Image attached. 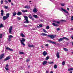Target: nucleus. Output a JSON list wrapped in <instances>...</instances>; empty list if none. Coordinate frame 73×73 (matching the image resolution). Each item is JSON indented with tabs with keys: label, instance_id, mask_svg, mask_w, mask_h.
<instances>
[{
	"label": "nucleus",
	"instance_id": "1",
	"mask_svg": "<svg viewBox=\"0 0 73 73\" xmlns=\"http://www.w3.org/2000/svg\"><path fill=\"white\" fill-rule=\"evenodd\" d=\"M9 13H7L6 14V16H4L3 17V19H8L9 17Z\"/></svg>",
	"mask_w": 73,
	"mask_h": 73
},
{
	"label": "nucleus",
	"instance_id": "2",
	"mask_svg": "<svg viewBox=\"0 0 73 73\" xmlns=\"http://www.w3.org/2000/svg\"><path fill=\"white\" fill-rule=\"evenodd\" d=\"M9 38H8V40L9 41H11V38L13 37V36L12 35H9L8 36Z\"/></svg>",
	"mask_w": 73,
	"mask_h": 73
},
{
	"label": "nucleus",
	"instance_id": "3",
	"mask_svg": "<svg viewBox=\"0 0 73 73\" xmlns=\"http://www.w3.org/2000/svg\"><path fill=\"white\" fill-rule=\"evenodd\" d=\"M48 42H50V43H52L53 44H56V42H53L52 41H51L49 40H48Z\"/></svg>",
	"mask_w": 73,
	"mask_h": 73
},
{
	"label": "nucleus",
	"instance_id": "4",
	"mask_svg": "<svg viewBox=\"0 0 73 73\" xmlns=\"http://www.w3.org/2000/svg\"><path fill=\"white\" fill-rule=\"evenodd\" d=\"M13 28L12 26H11L9 28V33L11 34L12 33V30Z\"/></svg>",
	"mask_w": 73,
	"mask_h": 73
},
{
	"label": "nucleus",
	"instance_id": "5",
	"mask_svg": "<svg viewBox=\"0 0 73 73\" xmlns=\"http://www.w3.org/2000/svg\"><path fill=\"white\" fill-rule=\"evenodd\" d=\"M61 9L62 11H64L65 13H68V11H66V10L63 9V8H61Z\"/></svg>",
	"mask_w": 73,
	"mask_h": 73
},
{
	"label": "nucleus",
	"instance_id": "6",
	"mask_svg": "<svg viewBox=\"0 0 73 73\" xmlns=\"http://www.w3.org/2000/svg\"><path fill=\"white\" fill-rule=\"evenodd\" d=\"M37 11H38V10L37 9L36 7L34 8L33 11V12H34V13H36L37 12Z\"/></svg>",
	"mask_w": 73,
	"mask_h": 73
},
{
	"label": "nucleus",
	"instance_id": "7",
	"mask_svg": "<svg viewBox=\"0 0 73 73\" xmlns=\"http://www.w3.org/2000/svg\"><path fill=\"white\" fill-rule=\"evenodd\" d=\"M47 36L48 37H50L51 38H52V39L54 38V36L52 35H47Z\"/></svg>",
	"mask_w": 73,
	"mask_h": 73
},
{
	"label": "nucleus",
	"instance_id": "8",
	"mask_svg": "<svg viewBox=\"0 0 73 73\" xmlns=\"http://www.w3.org/2000/svg\"><path fill=\"white\" fill-rule=\"evenodd\" d=\"M28 45L29 47H32V48H34L35 47V46L33 45H31L29 43L28 44Z\"/></svg>",
	"mask_w": 73,
	"mask_h": 73
},
{
	"label": "nucleus",
	"instance_id": "9",
	"mask_svg": "<svg viewBox=\"0 0 73 73\" xmlns=\"http://www.w3.org/2000/svg\"><path fill=\"white\" fill-rule=\"evenodd\" d=\"M6 49H7V50H9L10 51H13V49H11L10 48H9V47H8L6 48Z\"/></svg>",
	"mask_w": 73,
	"mask_h": 73
},
{
	"label": "nucleus",
	"instance_id": "10",
	"mask_svg": "<svg viewBox=\"0 0 73 73\" xmlns=\"http://www.w3.org/2000/svg\"><path fill=\"white\" fill-rule=\"evenodd\" d=\"M26 21H25L24 22V23H27V24H28L29 23V21H28V19H25Z\"/></svg>",
	"mask_w": 73,
	"mask_h": 73
},
{
	"label": "nucleus",
	"instance_id": "11",
	"mask_svg": "<svg viewBox=\"0 0 73 73\" xmlns=\"http://www.w3.org/2000/svg\"><path fill=\"white\" fill-rule=\"evenodd\" d=\"M10 57L8 56L6 57L4 61H7V60H9L10 59Z\"/></svg>",
	"mask_w": 73,
	"mask_h": 73
},
{
	"label": "nucleus",
	"instance_id": "12",
	"mask_svg": "<svg viewBox=\"0 0 73 73\" xmlns=\"http://www.w3.org/2000/svg\"><path fill=\"white\" fill-rule=\"evenodd\" d=\"M42 54L43 56H46V55H47V52L46 51H44L43 52Z\"/></svg>",
	"mask_w": 73,
	"mask_h": 73
},
{
	"label": "nucleus",
	"instance_id": "13",
	"mask_svg": "<svg viewBox=\"0 0 73 73\" xmlns=\"http://www.w3.org/2000/svg\"><path fill=\"white\" fill-rule=\"evenodd\" d=\"M4 56V54H2L0 56V60H1L3 58V56Z\"/></svg>",
	"mask_w": 73,
	"mask_h": 73
},
{
	"label": "nucleus",
	"instance_id": "14",
	"mask_svg": "<svg viewBox=\"0 0 73 73\" xmlns=\"http://www.w3.org/2000/svg\"><path fill=\"white\" fill-rule=\"evenodd\" d=\"M64 39L63 38H63H60L58 40V41L59 42H61V41H62L63 40V39Z\"/></svg>",
	"mask_w": 73,
	"mask_h": 73
},
{
	"label": "nucleus",
	"instance_id": "15",
	"mask_svg": "<svg viewBox=\"0 0 73 73\" xmlns=\"http://www.w3.org/2000/svg\"><path fill=\"white\" fill-rule=\"evenodd\" d=\"M17 14L18 16H20L22 15V13H21L20 11H19L18 12Z\"/></svg>",
	"mask_w": 73,
	"mask_h": 73
},
{
	"label": "nucleus",
	"instance_id": "16",
	"mask_svg": "<svg viewBox=\"0 0 73 73\" xmlns=\"http://www.w3.org/2000/svg\"><path fill=\"white\" fill-rule=\"evenodd\" d=\"M59 52H57L56 54V56L58 58H60V55H59Z\"/></svg>",
	"mask_w": 73,
	"mask_h": 73
},
{
	"label": "nucleus",
	"instance_id": "17",
	"mask_svg": "<svg viewBox=\"0 0 73 73\" xmlns=\"http://www.w3.org/2000/svg\"><path fill=\"white\" fill-rule=\"evenodd\" d=\"M52 25L54 27H57V26H58V25L57 24H56L54 23H52Z\"/></svg>",
	"mask_w": 73,
	"mask_h": 73
},
{
	"label": "nucleus",
	"instance_id": "18",
	"mask_svg": "<svg viewBox=\"0 0 73 73\" xmlns=\"http://www.w3.org/2000/svg\"><path fill=\"white\" fill-rule=\"evenodd\" d=\"M3 15H4V10H1V15L3 16Z\"/></svg>",
	"mask_w": 73,
	"mask_h": 73
},
{
	"label": "nucleus",
	"instance_id": "19",
	"mask_svg": "<svg viewBox=\"0 0 73 73\" xmlns=\"http://www.w3.org/2000/svg\"><path fill=\"white\" fill-rule=\"evenodd\" d=\"M25 8H26V9H29L30 8V7L28 5L27 6H25Z\"/></svg>",
	"mask_w": 73,
	"mask_h": 73
},
{
	"label": "nucleus",
	"instance_id": "20",
	"mask_svg": "<svg viewBox=\"0 0 73 73\" xmlns=\"http://www.w3.org/2000/svg\"><path fill=\"white\" fill-rule=\"evenodd\" d=\"M63 49L64 51H66V52H68V49L65 48H63Z\"/></svg>",
	"mask_w": 73,
	"mask_h": 73
},
{
	"label": "nucleus",
	"instance_id": "21",
	"mask_svg": "<svg viewBox=\"0 0 73 73\" xmlns=\"http://www.w3.org/2000/svg\"><path fill=\"white\" fill-rule=\"evenodd\" d=\"M21 44H22L23 46H25V44L23 41H22V40H21Z\"/></svg>",
	"mask_w": 73,
	"mask_h": 73
},
{
	"label": "nucleus",
	"instance_id": "22",
	"mask_svg": "<svg viewBox=\"0 0 73 73\" xmlns=\"http://www.w3.org/2000/svg\"><path fill=\"white\" fill-rule=\"evenodd\" d=\"M47 61H44L42 63V64L43 65H45L47 64Z\"/></svg>",
	"mask_w": 73,
	"mask_h": 73
},
{
	"label": "nucleus",
	"instance_id": "23",
	"mask_svg": "<svg viewBox=\"0 0 73 73\" xmlns=\"http://www.w3.org/2000/svg\"><path fill=\"white\" fill-rule=\"evenodd\" d=\"M40 36H47V34L44 33L40 34Z\"/></svg>",
	"mask_w": 73,
	"mask_h": 73
},
{
	"label": "nucleus",
	"instance_id": "24",
	"mask_svg": "<svg viewBox=\"0 0 73 73\" xmlns=\"http://www.w3.org/2000/svg\"><path fill=\"white\" fill-rule=\"evenodd\" d=\"M66 20H60V23H63V22H66Z\"/></svg>",
	"mask_w": 73,
	"mask_h": 73
},
{
	"label": "nucleus",
	"instance_id": "25",
	"mask_svg": "<svg viewBox=\"0 0 73 73\" xmlns=\"http://www.w3.org/2000/svg\"><path fill=\"white\" fill-rule=\"evenodd\" d=\"M33 17H35V18H36V19L38 18V16H37V15H33Z\"/></svg>",
	"mask_w": 73,
	"mask_h": 73
},
{
	"label": "nucleus",
	"instance_id": "26",
	"mask_svg": "<svg viewBox=\"0 0 73 73\" xmlns=\"http://www.w3.org/2000/svg\"><path fill=\"white\" fill-rule=\"evenodd\" d=\"M21 36H22V37H25V35H24L23 34L21 33L20 35Z\"/></svg>",
	"mask_w": 73,
	"mask_h": 73
},
{
	"label": "nucleus",
	"instance_id": "27",
	"mask_svg": "<svg viewBox=\"0 0 73 73\" xmlns=\"http://www.w3.org/2000/svg\"><path fill=\"white\" fill-rule=\"evenodd\" d=\"M22 12H23V13H25V12H28V10H26L24 11L23 10H22Z\"/></svg>",
	"mask_w": 73,
	"mask_h": 73
},
{
	"label": "nucleus",
	"instance_id": "28",
	"mask_svg": "<svg viewBox=\"0 0 73 73\" xmlns=\"http://www.w3.org/2000/svg\"><path fill=\"white\" fill-rule=\"evenodd\" d=\"M54 69H56V68H57V64H55L54 65Z\"/></svg>",
	"mask_w": 73,
	"mask_h": 73
},
{
	"label": "nucleus",
	"instance_id": "29",
	"mask_svg": "<svg viewBox=\"0 0 73 73\" xmlns=\"http://www.w3.org/2000/svg\"><path fill=\"white\" fill-rule=\"evenodd\" d=\"M63 39H65L66 40H69V39L68 38H66V37H63Z\"/></svg>",
	"mask_w": 73,
	"mask_h": 73
},
{
	"label": "nucleus",
	"instance_id": "30",
	"mask_svg": "<svg viewBox=\"0 0 73 73\" xmlns=\"http://www.w3.org/2000/svg\"><path fill=\"white\" fill-rule=\"evenodd\" d=\"M48 63L49 64H52L54 63V62H48Z\"/></svg>",
	"mask_w": 73,
	"mask_h": 73
},
{
	"label": "nucleus",
	"instance_id": "31",
	"mask_svg": "<svg viewBox=\"0 0 73 73\" xmlns=\"http://www.w3.org/2000/svg\"><path fill=\"white\" fill-rule=\"evenodd\" d=\"M19 54H24V53L23 52H19Z\"/></svg>",
	"mask_w": 73,
	"mask_h": 73
},
{
	"label": "nucleus",
	"instance_id": "32",
	"mask_svg": "<svg viewBox=\"0 0 73 73\" xmlns=\"http://www.w3.org/2000/svg\"><path fill=\"white\" fill-rule=\"evenodd\" d=\"M70 70H73V68H70L69 69H68V71H70Z\"/></svg>",
	"mask_w": 73,
	"mask_h": 73
},
{
	"label": "nucleus",
	"instance_id": "33",
	"mask_svg": "<svg viewBox=\"0 0 73 73\" xmlns=\"http://www.w3.org/2000/svg\"><path fill=\"white\" fill-rule=\"evenodd\" d=\"M48 59H49V57L47 56L45 58L46 60H48Z\"/></svg>",
	"mask_w": 73,
	"mask_h": 73
},
{
	"label": "nucleus",
	"instance_id": "34",
	"mask_svg": "<svg viewBox=\"0 0 73 73\" xmlns=\"http://www.w3.org/2000/svg\"><path fill=\"white\" fill-rule=\"evenodd\" d=\"M30 61V60L29 59H27L26 60V62H29Z\"/></svg>",
	"mask_w": 73,
	"mask_h": 73
},
{
	"label": "nucleus",
	"instance_id": "35",
	"mask_svg": "<svg viewBox=\"0 0 73 73\" xmlns=\"http://www.w3.org/2000/svg\"><path fill=\"white\" fill-rule=\"evenodd\" d=\"M3 3L4 1L3 0H1V4H3Z\"/></svg>",
	"mask_w": 73,
	"mask_h": 73
},
{
	"label": "nucleus",
	"instance_id": "36",
	"mask_svg": "<svg viewBox=\"0 0 73 73\" xmlns=\"http://www.w3.org/2000/svg\"><path fill=\"white\" fill-rule=\"evenodd\" d=\"M13 15L14 16H16V13L14 12V13H13Z\"/></svg>",
	"mask_w": 73,
	"mask_h": 73
},
{
	"label": "nucleus",
	"instance_id": "37",
	"mask_svg": "<svg viewBox=\"0 0 73 73\" xmlns=\"http://www.w3.org/2000/svg\"><path fill=\"white\" fill-rule=\"evenodd\" d=\"M22 41L23 42H25V40L24 38H22Z\"/></svg>",
	"mask_w": 73,
	"mask_h": 73
},
{
	"label": "nucleus",
	"instance_id": "38",
	"mask_svg": "<svg viewBox=\"0 0 73 73\" xmlns=\"http://www.w3.org/2000/svg\"><path fill=\"white\" fill-rule=\"evenodd\" d=\"M3 24H1L0 25V28H3Z\"/></svg>",
	"mask_w": 73,
	"mask_h": 73
},
{
	"label": "nucleus",
	"instance_id": "39",
	"mask_svg": "<svg viewBox=\"0 0 73 73\" xmlns=\"http://www.w3.org/2000/svg\"><path fill=\"white\" fill-rule=\"evenodd\" d=\"M28 17L30 19H32V15H31L29 16Z\"/></svg>",
	"mask_w": 73,
	"mask_h": 73
},
{
	"label": "nucleus",
	"instance_id": "40",
	"mask_svg": "<svg viewBox=\"0 0 73 73\" xmlns=\"http://www.w3.org/2000/svg\"><path fill=\"white\" fill-rule=\"evenodd\" d=\"M65 64V61H63L62 62V65H64Z\"/></svg>",
	"mask_w": 73,
	"mask_h": 73
},
{
	"label": "nucleus",
	"instance_id": "41",
	"mask_svg": "<svg viewBox=\"0 0 73 73\" xmlns=\"http://www.w3.org/2000/svg\"><path fill=\"white\" fill-rule=\"evenodd\" d=\"M4 8L5 9H8V7L5 6V7H4Z\"/></svg>",
	"mask_w": 73,
	"mask_h": 73
},
{
	"label": "nucleus",
	"instance_id": "42",
	"mask_svg": "<svg viewBox=\"0 0 73 73\" xmlns=\"http://www.w3.org/2000/svg\"><path fill=\"white\" fill-rule=\"evenodd\" d=\"M43 31H44V32H45V33H46V32H47L46 30L45 29H43Z\"/></svg>",
	"mask_w": 73,
	"mask_h": 73
},
{
	"label": "nucleus",
	"instance_id": "43",
	"mask_svg": "<svg viewBox=\"0 0 73 73\" xmlns=\"http://www.w3.org/2000/svg\"><path fill=\"white\" fill-rule=\"evenodd\" d=\"M5 69H6V70H9V69H8V68L5 67Z\"/></svg>",
	"mask_w": 73,
	"mask_h": 73
},
{
	"label": "nucleus",
	"instance_id": "44",
	"mask_svg": "<svg viewBox=\"0 0 73 73\" xmlns=\"http://www.w3.org/2000/svg\"><path fill=\"white\" fill-rule=\"evenodd\" d=\"M46 29H49V26H47L46 27Z\"/></svg>",
	"mask_w": 73,
	"mask_h": 73
},
{
	"label": "nucleus",
	"instance_id": "45",
	"mask_svg": "<svg viewBox=\"0 0 73 73\" xmlns=\"http://www.w3.org/2000/svg\"><path fill=\"white\" fill-rule=\"evenodd\" d=\"M2 34H0V38H2Z\"/></svg>",
	"mask_w": 73,
	"mask_h": 73
},
{
	"label": "nucleus",
	"instance_id": "46",
	"mask_svg": "<svg viewBox=\"0 0 73 73\" xmlns=\"http://www.w3.org/2000/svg\"><path fill=\"white\" fill-rule=\"evenodd\" d=\"M45 46H49V44H46L45 45Z\"/></svg>",
	"mask_w": 73,
	"mask_h": 73
},
{
	"label": "nucleus",
	"instance_id": "47",
	"mask_svg": "<svg viewBox=\"0 0 73 73\" xmlns=\"http://www.w3.org/2000/svg\"><path fill=\"white\" fill-rule=\"evenodd\" d=\"M25 19H28V17L27 16H25L24 17Z\"/></svg>",
	"mask_w": 73,
	"mask_h": 73
},
{
	"label": "nucleus",
	"instance_id": "48",
	"mask_svg": "<svg viewBox=\"0 0 73 73\" xmlns=\"http://www.w3.org/2000/svg\"><path fill=\"white\" fill-rule=\"evenodd\" d=\"M60 22H59V21H57L56 22V23L57 24H60Z\"/></svg>",
	"mask_w": 73,
	"mask_h": 73
},
{
	"label": "nucleus",
	"instance_id": "49",
	"mask_svg": "<svg viewBox=\"0 0 73 73\" xmlns=\"http://www.w3.org/2000/svg\"><path fill=\"white\" fill-rule=\"evenodd\" d=\"M61 6H62V7H64V4L62 3L61 4Z\"/></svg>",
	"mask_w": 73,
	"mask_h": 73
},
{
	"label": "nucleus",
	"instance_id": "50",
	"mask_svg": "<svg viewBox=\"0 0 73 73\" xmlns=\"http://www.w3.org/2000/svg\"><path fill=\"white\" fill-rule=\"evenodd\" d=\"M23 26L24 27H28V26L26 25H24Z\"/></svg>",
	"mask_w": 73,
	"mask_h": 73
},
{
	"label": "nucleus",
	"instance_id": "51",
	"mask_svg": "<svg viewBox=\"0 0 73 73\" xmlns=\"http://www.w3.org/2000/svg\"><path fill=\"white\" fill-rule=\"evenodd\" d=\"M60 30V28H57V30H56L57 31H58Z\"/></svg>",
	"mask_w": 73,
	"mask_h": 73
},
{
	"label": "nucleus",
	"instance_id": "52",
	"mask_svg": "<svg viewBox=\"0 0 73 73\" xmlns=\"http://www.w3.org/2000/svg\"><path fill=\"white\" fill-rule=\"evenodd\" d=\"M5 2L6 4H7V3H8V1H7L6 0L5 1Z\"/></svg>",
	"mask_w": 73,
	"mask_h": 73
},
{
	"label": "nucleus",
	"instance_id": "53",
	"mask_svg": "<svg viewBox=\"0 0 73 73\" xmlns=\"http://www.w3.org/2000/svg\"><path fill=\"white\" fill-rule=\"evenodd\" d=\"M39 27H42V25L41 24H40L39 25Z\"/></svg>",
	"mask_w": 73,
	"mask_h": 73
},
{
	"label": "nucleus",
	"instance_id": "54",
	"mask_svg": "<svg viewBox=\"0 0 73 73\" xmlns=\"http://www.w3.org/2000/svg\"><path fill=\"white\" fill-rule=\"evenodd\" d=\"M6 68H8V64H7L6 66Z\"/></svg>",
	"mask_w": 73,
	"mask_h": 73
},
{
	"label": "nucleus",
	"instance_id": "55",
	"mask_svg": "<svg viewBox=\"0 0 73 73\" xmlns=\"http://www.w3.org/2000/svg\"><path fill=\"white\" fill-rule=\"evenodd\" d=\"M67 10H68V11H69V9L68 8H67Z\"/></svg>",
	"mask_w": 73,
	"mask_h": 73
},
{
	"label": "nucleus",
	"instance_id": "56",
	"mask_svg": "<svg viewBox=\"0 0 73 73\" xmlns=\"http://www.w3.org/2000/svg\"><path fill=\"white\" fill-rule=\"evenodd\" d=\"M31 19V20H33V21H34V20H35V19Z\"/></svg>",
	"mask_w": 73,
	"mask_h": 73
},
{
	"label": "nucleus",
	"instance_id": "57",
	"mask_svg": "<svg viewBox=\"0 0 73 73\" xmlns=\"http://www.w3.org/2000/svg\"><path fill=\"white\" fill-rule=\"evenodd\" d=\"M41 48H44V46H41Z\"/></svg>",
	"mask_w": 73,
	"mask_h": 73
},
{
	"label": "nucleus",
	"instance_id": "58",
	"mask_svg": "<svg viewBox=\"0 0 73 73\" xmlns=\"http://www.w3.org/2000/svg\"><path fill=\"white\" fill-rule=\"evenodd\" d=\"M71 38L72 39H73V36H71Z\"/></svg>",
	"mask_w": 73,
	"mask_h": 73
},
{
	"label": "nucleus",
	"instance_id": "59",
	"mask_svg": "<svg viewBox=\"0 0 73 73\" xmlns=\"http://www.w3.org/2000/svg\"><path fill=\"white\" fill-rule=\"evenodd\" d=\"M7 19H3V20H5Z\"/></svg>",
	"mask_w": 73,
	"mask_h": 73
},
{
	"label": "nucleus",
	"instance_id": "60",
	"mask_svg": "<svg viewBox=\"0 0 73 73\" xmlns=\"http://www.w3.org/2000/svg\"><path fill=\"white\" fill-rule=\"evenodd\" d=\"M8 1L9 2H11V0H8Z\"/></svg>",
	"mask_w": 73,
	"mask_h": 73
},
{
	"label": "nucleus",
	"instance_id": "61",
	"mask_svg": "<svg viewBox=\"0 0 73 73\" xmlns=\"http://www.w3.org/2000/svg\"><path fill=\"white\" fill-rule=\"evenodd\" d=\"M37 28H40V27H39V26H37Z\"/></svg>",
	"mask_w": 73,
	"mask_h": 73
},
{
	"label": "nucleus",
	"instance_id": "62",
	"mask_svg": "<svg viewBox=\"0 0 73 73\" xmlns=\"http://www.w3.org/2000/svg\"><path fill=\"white\" fill-rule=\"evenodd\" d=\"M46 73H48V71H46Z\"/></svg>",
	"mask_w": 73,
	"mask_h": 73
},
{
	"label": "nucleus",
	"instance_id": "63",
	"mask_svg": "<svg viewBox=\"0 0 73 73\" xmlns=\"http://www.w3.org/2000/svg\"><path fill=\"white\" fill-rule=\"evenodd\" d=\"M17 19H20V17H17Z\"/></svg>",
	"mask_w": 73,
	"mask_h": 73
},
{
	"label": "nucleus",
	"instance_id": "64",
	"mask_svg": "<svg viewBox=\"0 0 73 73\" xmlns=\"http://www.w3.org/2000/svg\"><path fill=\"white\" fill-rule=\"evenodd\" d=\"M71 19H73V16H72V17H71Z\"/></svg>",
	"mask_w": 73,
	"mask_h": 73
}]
</instances>
